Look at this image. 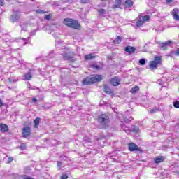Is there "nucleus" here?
Returning a JSON list of instances; mask_svg holds the SVG:
<instances>
[{
  "mask_svg": "<svg viewBox=\"0 0 179 179\" xmlns=\"http://www.w3.org/2000/svg\"><path fill=\"white\" fill-rule=\"evenodd\" d=\"M143 23L145 22L141 19V16H139L138 20L136 22V25L137 26V27H141V26H143Z\"/></svg>",
  "mask_w": 179,
  "mask_h": 179,
  "instance_id": "14",
  "label": "nucleus"
},
{
  "mask_svg": "<svg viewBox=\"0 0 179 179\" xmlns=\"http://www.w3.org/2000/svg\"><path fill=\"white\" fill-rule=\"evenodd\" d=\"M122 129L125 132L129 131V127H127V126H125V125H124V124L122 125Z\"/></svg>",
  "mask_w": 179,
  "mask_h": 179,
  "instance_id": "32",
  "label": "nucleus"
},
{
  "mask_svg": "<svg viewBox=\"0 0 179 179\" xmlns=\"http://www.w3.org/2000/svg\"><path fill=\"white\" fill-rule=\"evenodd\" d=\"M62 55L65 61H69V59H72L75 53L73 52H70L69 53H63Z\"/></svg>",
  "mask_w": 179,
  "mask_h": 179,
  "instance_id": "6",
  "label": "nucleus"
},
{
  "mask_svg": "<svg viewBox=\"0 0 179 179\" xmlns=\"http://www.w3.org/2000/svg\"><path fill=\"white\" fill-rule=\"evenodd\" d=\"M162 60V59L160 58V57L159 56H156L155 58H154V62H157L158 64H160V61Z\"/></svg>",
  "mask_w": 179,
  "mask_h": 179,
  "instance_id": "29",
  "label": "nucleus"
},
{
  "mask_svg": "<svg viewBox=\"0 0 179 179\" xmlns=\"http://www.w3.org/2000/svg\"><path fill=\"white\" fill-rule=\"evenodd\" d=\"M63 23L64 24H65V26H68V27H71V29H76L77 30H79V29L80 28V24H79V22L73 19H64Z\"/></svg>",
  "mask_w": 179,
  "mask_h": 179,
  "instance_id": "2",
  "label": "nucleus"
},
{
  "mask_svg": "<svg viewBox=\"0 0 179 179\" xmlns=\"http://www.w3.org/2000/svg\"><path fill=\"white\" fill-rule=\"evenodd\" d=\"M20 149H21V150H24V149H26V144L25 143H22L20 145Z\"/></svg>",
  "mask_w": 179,
  "mask_h": 179,
  "instance_id": "34",
  "label": "nucleus"
},
{
  "mask_svg": "<svg viewBox=\"0 0 179 179\" xmlns=\"http://www.w3.org/2000/svg\"><path fill=\"white\" fill-rule=\"evenodd\" d=\"M171 43V41H168L166 42H158V44L161 45V48H162V50H167V47H169Z\"/></svg>",
  "mask_w": 179,
  "mask_h": 179,
  "instance_id": "7",
  "label": "nucleus"
},
{
  "mask_svg": "<svg viewBox=\"0 0 179 179\" xmlns=\"http://www.w3.org/2000/svg\"><path fill=\"white\" fill-rule=\"evenodd\" d=\"M30 134H31L30 127H27L22 129V136H24V138H27L28 136H30Z\"/></svg>",
  "mask_w": 179,
  "mask_h": 179,
  "instance_id": "8",
  "label": "nucleus"
},
{
  "mask_svg": "<svg viewBox=\"0 0 179 179\" xmlns=\"http://www.w3.org/2000/svg\"><path fill=\"white\" fill-rule=\"evenodd\" d=\"M61 179H68V175H66V174H63V175L61 176Z\"/></svg>",
  "mask_w": 179,
  "mask_h": 179,
  "instance_id": "39",
  "label": "nucleus"
},
{
  "mask_svg": "<svg viewBox=\"0 0 179 179\" xmlns=\"http://www.w3.org/2000/svg\"><path fill=\"white\" fill-rule=\"evenodd\" d=\"M94 58H96V56H93L92 54L86 55L85 56V59L86 61H89V60H90V59H94Z\"/></svg>",
  "mask_w": 179,
  "mask_h": 179,
  "instance_id": "19",
  "label": "nucleus"
},
{
  "mask_svg": "<svg viewBox=\"0 0 179 179\" xmlns=\"http://www.w3.org/2000/svg\"><path fill=\"white\" fill-rule=\"evenodd\" d=\"M157 65L159 64L156 62L152 61L150 63V68H151V69H156V68H157Z\"/></svg>",
  "mask_w": 179,
  "mask_h": 179,
  "instance_id": "18",
  "label": "nucleus"
},
{
  "mask_svg": "<svg viewBox=\"0 0 179 179\" xmlns=\"http://www.w3.org/2000/svg\"><path fill=\"white\" fill-rule=\"evenodd\" d=\"M140 65H145L146 60L145 59H141L139 60Z\"/></svg>",
  "mask_w": 179,
  "mask_h": 179,
  "instance_id": "30",
  "label": "nucleus"
},
{
  "mask_svg": "<svg viewBox=\"0 0 179 179\" xmlns=\"http://www.w3.org/2000/svg\"><path fill=\"white\" fill-rule=\"evenodd\" d=\"M7 162H8V163H12V162H13V157H8Z\"/></svg>",
  "mask_w": 179,
  "mask_h": 179,
  "instance_id": "40",
  "label": "nucleus"
},
{
  "mask_svg": "<svg viewBox=\"0 0 179 179\" xmlns=\"http://www.w3.org/2000/svg\"><path fill=\"white\" fill-rule=\"evenodd\" d=\"M178 156H179V154H178Z\"/></svg>",
  "mask_w": 179,
  "mask_h": 179,
  "instance_id": "55",
  "label": "nucleus"
},
{
  "mask_svg": "<svg viewBox=\"0 0 179 179\" xmlns=\"http://www.w3.org/2000/svg\"><path fill=\"white\" fill-rule=\"evenodd\" d=\"M120 78L114 77L110 80V85H112V86H118L120 85Z\"/></svg>",
  "mask_w": 179,
  "mask_h": 179,
  "instance_id": "9",
  "label": "nucleus"
},
{
  "mask_svg": "<svg viewBox=\"0 0 179 179\" xmlns=\"http://www.w3.org/2000/svg\"><path fill=\"white\" fill-rule=\"evenodd\" d=\"M40 117H36L34 120V128H38V125H40Z\"/></svg>",
  "mask_w": 179,
  "mask_h": 179,
  "instance_id": "17",
  "label": "nucleus"
},
{
  "mask_svg": "<svg viewBox=\"0 0 179 179\" xmlns=\"http://www.w3.org/2000/svg\"><path fill=\"white\" fill-rule=\"evenodd\" d=\"M129 150L130 152H139L141 149L138 147V145L134 143H129Z\"/></svg>",
  "mask_w": 179,
  "mask_h": 179,
  "instance_id": "5",
  "label": "nucleus"
},
{
  "mask_svg": "<svg viewBox=\"0 0 179 179\" xmlns=\"http://www.w3.org/2000/svg\"><path fill=\"white\" fill-rule=\"evenodd\" d=\"M62 164V163L61 162L58 161L57 166V167H61Z\"/></svg>",
  "mask_w": 179,
  "mask_h": 179,
  "instance_id": "44",
  "label": "nucleus"
},
{
  "mask_svg": "<svg viewBox=\"0 0 179 179\" xmlns=\"http://www.w3.org/2000/svg\"><path fill=\"white\" fill-rule=\"evenodd\" d=\"M131 120H134V118H131V120H129L128 118L125 117L124 121V122H129V121H131Z\"/></svg>",
  "mask_w": 179,
  "mask_h": 179,
  "instance_id": "41",
  "label": "nucleus"
},
{
  "mask_svg": "<svg viewBox=\"0 0 179 179\" xmlns=\"http://www.w3.org/2000/svg\"><path fill=\"white\" fill-rule=\"evenodd\" d=\"M104 92H106V94H110L111 90H110V88L107 86L104 87Z\"/></svg>",
  "mask_w": 179,
  "mask_h": 179,
  "instance_id": "25",
  "label": "nucleus"
},
{
  "mask_svg": "<svg viewBox=\"0 0 179 179\" xmlns=\"http://www.w3.org/2000/svg\"><path fill=\"white\" fill-rule=\"evenodd\" d=\"M101 80H103V76L94 75L84 78L83 80V85H89L93 83H97V82H101Z\"/></svg>",
  "mask_w": 179,
  "mask_h": 179,
  "instance_id": "1",
  "label": "nucleus"
},
{
  "mask_svg": "<svg viewBox=\"0 0 179 179\" xmlns=\"http://www.w3.org/2000/svg\"><path fill=\"white\" fill-rule=\"evenodd\" d=\"M0 131L1 132H8V131H9V127L5 124H0Z\"/></svg>",
  "mask_w": 179,
  "mask_h": 179,
  "instance_id": "11",
  "label": "nucleus"
},
{
  "mask_svg": "<svg viewBox=\"0 0 179 179\" xmlns=\"http://www.w3.org/2000/svg\"><path fill=\"white\" fill-rule=\"evenodd\" d=\"M31 1H34V0H31Z\"/></svg>",
  "mask_w": 179,
  "mask_h": 179,
  "instance_id": "53",
  "label": "nucleus"
},
{
  "mask_svg": "<svg viewBox=\"0 0 179 179\" xmlns=\"http://www.w3.org/2000/svg\"><path fill=\"white\" fill-rule=\"evenodd\" d=\"M20 26L21 27V31H27V29L29 27V24H22Z\"/></svg>",
  "mask_w": 179,
  "mask_h": 179,
  "instance_id": "20",
  "label": "nucleus"
},
{
  "mask_svg": "<svg viewBox=\"0 0 179 179\" xmlns=\"http://www.w3.org/2000/svg\"><path fill=\"white\" fill-rule=\"evenodd\" d=\"M23 78L24 80H30V79L33 78V76H31V73L30 72H28L23 76Z\"/></svg>",
  "mask_w": 179,
  "mask_h": 179,
  "instance_id": "16",
  "label": "nucleus"
},
{
  "mask_svg": "<svg viewBox=\"0 0 179 179\" xmlns=\"http://www.w3.org/2000/svg\"><path fill=\"white\" fill-rule=\"evenodd\" d=\"M47 11H43V10H36V13L43 14V13H47Z\"/></svg>",
  "mask_w": 179,
  "mask_h": 179,
  "instance_id": "35",
  "label": "nucleus"
},
{
  "mask_svg": "<svg viewBox=\"0 0 179 179\" xmlns=\"http://www.w3.org/2000/svg\"><path fill=\"white\" fill-rule=\"evenodd\" d=\"M98 13L99 15H106V10L103 8L98 9Z\"/></svg>",
  "mask_w": 179,
  "mask_h": 179,
  "instance_id": "27",
  "label": "nucleus"
},
{
  "mask_svg": "<svg viewBox=\"0 0 179 179\" xmlns=\"http://www.w3.org/2000/svg\"><path fill=\"white\" fill-rule=\"evenodd\" d=\"M32 103H37V98L36 97L32 98Z\"/></svg>",
  "mask_w": 179,
  "mask_h": 179,
  "instance_id": "43",
  "label": "nucleus"
},
{
  "mask_svg": "<svg viewBox=\"0 0 179 179\" xmlns=\"http://www.w3.org/2000/svg\"><path fill=\"white\" fill-rule=\"evenodd\" d=\"M98 121L103 128H107L108 127V122H110V117L107 114L99 115Z\"/></svg>",
  "mask_w": 179,
  "mask_h": 179,
  "instance_id": "3",
  "label": "nucleus"
},
{
  "mask_svg": "<svg viewBox=\"0 0 179 179\" xmlns=\"http://www.w3.org/2000/svg\"><path fill=\"white\" fill-rule=\"evenodd\" d=\"M138 131H139V127H134L132 129L133 132H138Z\"/></svg>",
  "mask_w": 179,
  "mask_h": 179,
  "instance_id": "36",
  "label": "nucleus"
},
{
  "mask_svg": "<svg viewBox=\"0 0 179 179\" xmlns=\"http://www.w3.org/2000/svg\"><path fill=\"white\" fill-rule=\"evenodd\" d=\"M124 5L127 6V8H132V6H134V1H132V0H126Z\"/></svg>",
  "mask_w": 179,
  "mask_h": 179,
  "instance_id": "15",
  "label": "nucleus"
},
{
  "mask_svg": "<svg viewBox=\"0 0 179 179\" xmlns=\"http://www.w3.org/2000/svg\"><path fill=\"white\" fill-rule=\"evenodd\" d=\"M141 17L143 22H148V20H149V19H150V17H149V15H145V16H143V17Z\"/></svg>",
  "mask_w": 179,
  "mask_h": 179,
  "instance_id": "24",
  "label": "nucleus"
},
{
  "mask_svg": "<svg viewBox=\"0 0 179 179\" xmlns=\"http://www.w3.org/2000/svg\"><path fill=\"white\" fill-rule=\"evenodd\" d=\"M80 3L85 5V3H89V2H90V0H80Z\"/></svg>",
  "mask_w": 179,
  "mask_h": 179,
  "instance_id": "33",
  "label": "nucleus"
},
{
  "mask_svg": "<svg viewBox=\"0 0 179 179\" xmlns=\"http://www.w3.org/2000/svg\"><path fill=\"white\" fill-rule=\"evenodd\" d=\"M29 89H31V90H34V87H29Z\"/></svg>",
  "mask_w": 179,
  "mask_h": 179,
  "instance_id": "49",
  "label": "nucleus"
},
{
  "mask_svg": "<svg viewBox=\"0 0 179 179\" xmlns=\"http://www.w3.org/2000/svg\"><path fill=\"white\" fill-rule=\"evenodd\" d=\"M139 90V86L133 87L131 90V93H136Z\"/></svg>",
  "mask_w": 179,
  "mask_h": 179,
  "instance_id": "23",
  "label": "nucleus"
},
{
  "mask_svg": "<svg viewBox=\"0 0 179 179\" xmlns=\"http://www.w3.org/2000/svg\"><path fill=\"white\" fill-rule=\"evenodd\" d=\"M101 1H106V0H101Z\"/></svg>",
  "mask_w": 179,
  "mask_h": 179,
  "instance_id": "54",
  "label": "nucleus"
},
{
  "mask_svg": "<svg viewBox=\"0 0 179 179\" xmlns=\"http://www.w3.org/2000/svg\"><path fill=\"white\" fill-rule=\"evenodd\" d=\"M122 41L121 36H118L116 39L113 41L114 44H120Z\"/></svg>",
  "mask_w": 179,
  "mask_h": 179,
  "instance_id": "22",
  "label": "nucleus"
},
{
  "mask_svg": "<svg viewBox=\"0 0 179 179\" xmlns=\"http://www.w3.org/2000/svg\"><path fill=\"white\" fill-rule=\"evenodd\" d=\"M101 6L102 8H104V5H103V4H101Z\"/></svg>",
  "mask_w": 179,
  "mask_h": 179,
  "instance_id": "50",
  "label": "nucleus"
},
{
  "mask_svg": "<svg viewBox=\"0 0 179 179\" xmlns=\"http://www.w3.org/2000/svg\"><path fill=\"white\" fill-rule=\"evenodd\" d=\"M166 1L167 3H170L173 1V0H166Z\"/></svg>",
  "mask_w": 179,
  "mask_h": 179,
  "instance_id": "46",
  "label": "nucleus"
},
{
  "mask_svg": "<svg viewBox=\"0 0 179 179\" xmlns=\"http://www.w3.org/2000/svg\"><path fill=\"white\" fill-rule=\"evenodd\" d=\"M173 107L175 108H179V101L173 102Z\"/></svg>",
  "mask_w": 179,
  "mask_h": 179,
  "instance_id": "31",
  "label": "nucleus"
},
{
  "mask_svg": "<svg viewBox=\"0 0 179 179\" xmlns=\"http://www.w3.org/2000/svg\"><path fill=\"white\" fill-rule=\"evenodd\" d=\"M5 43H8V41H6Z\"/></svg>",
  "mask_w": 179,
  "mask_h": 179,
  "instance_id": "51",
  "label": "nucleus"
},
{
  "mask_svg": "<svg viewBox=\"0 0 179 179\" xmlns=\"http://www.w3.org/2000/svg\"><path fill=\"white\" fill-rule=\"evenodd\" d=\"M28 41H29V38H21V39H18V43H22V45H26V44H27Z\"/></svg>",
  "mask_w": 179,
  "mask_h": 179,
  "instance_id": "21",
  "label": "nucleus"
},
{
  "mask_svg": "<svg viewBox=\"0 0 179 179\" xmlns=\"http://www.w3.org/2000/svg\"><path fill=\"white\" fill-rule=\"evenodd\" d=\"M94 68H96V69H99V66H94Z\"/></svg>",
  "mask_w": 179,
  "mask_h": 179,
  "instance_id": "48",
  "label": "nucleus"
},
{
  "mask_svg": "<svg viewBox=\"0 0 179 179\" xmlns=\"http://www.w3.org/2000/svg\"><path fill=\"white\" fill-rule=\"evenodd\" d=\"M3 5H5L3 0H0V6H3Z\"/></svg>",
  "mask_w": 179,
  "mask_h": 179,
  "instance_id": "42",
  "label": "nucleus"
},
{
  "mask_svg": "<svg viewBox=\"0 0 179 179\" xmlns=\"http://www.w3.org/2000/svg\"><path fill=\"white\" fill-rule=\"evenodd\" d=\"M37 30H38V29H35V30L32 31L30 33L31 36H36V33L37 32Z\"/></svg>",
  "mask_w": 179,
  "mask_h": 179,
  "instance_id": "38",
  "label": "nucleus"
},
{
  "mask_svg": "<svg viewBox=\"0 0 179 179\" xmlns=\"http://www.w3.org/2000/svg\"><path fill=\"white\" fill-rule=\"evenodd\" d=\"M171 55H176L177 57H179V48H178L175 51H172Z\"/></svg>",
  "mask_w": 179,
  "mask_h": 179,
  "instance_id": "28",
  "label": "nucleus"
},
{
  "mask_svg": "<svg viewBox=\"0 0 179 179\" xmlns=\"http://www.w3.org/2000/svg\"><path fill=\"white\" fill-rule=\"evenodd\" d=\"M20 20V11L19 10H13V15L10 17V22L17 23Z\"/></svg>",
  "mask_w": 179,
  "mask_h": 179,
  "instance_id": "4",
  "label": "nucleus"
},
{
  "mask_svg": "<svg viewBox=\"0 0 179 179\" xmlns=\"http://www.w3.org/2000/svg\"><path fill=\"white\" fill-rule=\"evenodd\" d=\"M157 111H159V109H157V108H154L152 109H150L149 110L150 114H155V113H157Z\"/></svg>",
  "mask_w": 179,
  "mask_h": 179,
  "instance_id": "26",
  "label": "nucleus"
},
{
  "mask_svg": "<svg viewBox=\"0 0 179 179\" xmlns=\"http://www.w3.org/2000/svg\"><path fill=\"white\" fill-rule=\"evenodd\" d=\"M122 1L121 0H115V4L112 6V9H115L117 8H120L121 6Z\"/></svg>",
  "mask_w": 179,
  "mask_h": 179,
  "instance_id": "12",
  "label": "nucleus"
},
{
  "mask_svg": "<svg viewBox=\"0 0 179 179\" xmlns=\"http://www.w3.org/2000/svg\"><path fill=\"white\" fill-rule=\"evenodd\" d=\"M89 142H92V141H91V140H89Z\"/></svg>",
  "mask_w": 179,
  "mask_h": 179,
  "instance_id": "52",
  "label": "nucleus"
},
{
  "mask_svg": "<svg viewBox=\"0 0 179 179\" xmlns=\"http://www.w3.org/2000/svg\"><path fill=\"white\" fill-rule=\"evenodd\" d=\"M45 19H46V20H51V15H46L45 16Z\"/></svg>",
  "mask_w": 179,
  "mask_h": 179,
  "instance_id": "37",
  "label": "nucleus"
},
{
  "mask_svg": "<svg viewBox=\"0 0 179 179\" xmlns=\"http://www.w3.org/2000/svg\"><path fill=\"white\" fill-rule=\"evenodd\" d=\"M173 55H171V52L170 54L168 55V57H173Z\"/></svg>",
  "mask_w": 179,
  "mask_h": 179,
  "instance_id": "47",
  "label": "nucleus"
},
{
  "mask_svg": "<svg viewBox=\"0 0 179 179\" xmlns=\"http://www.w3.org/2000/svg\"><path fill=\"white\" fill-rule=\"evenodd\" d=\"M164 160V157H163V156H158L157 158L155 159V162L157 164H159V163H163Z\"/></svg>",
  "mask_w": 179,
  "mask_h": 179,
  "instance_id": "13",
  "label": "nucleus"
},
{
  "mask_svg": "<svg viewBox=\"0 0 179 179\" xmlns=\"http://www.w3.org/2000/svg\"><path fill=\"white\" fill-rule=\"evenodd\" d=\"M136 50V48L132 46H127L124 48V51H126V52H128L129 55L134 54V52H135Z\"/></svg>",
  "mask_w": 179,
  "mask_h": 179,
  "instance_id": "10",
  "label": "nucleus"
},
{
  "mask_svg": "<svg viewBox=\"0 0 179 179\" xmlns=\"http://www.w3.org/2000/svg\"><path fill=\"white\" fill-rule=\"evenodd\" d=\"M3 106V102H2V99H0V107Z\"/></svg>",
  "mask_w": 179,
  "mask_h": 179,
  "instance_id": "45",
  "label": "nucleus"
}]
</instances>
